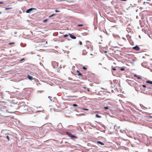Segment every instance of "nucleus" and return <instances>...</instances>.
<instances>
[{
	"instance_id": "obj_31",
	"label": "nucleus",
	"mask_w": 152,
	"mask_h": 152,
	"mask_svg": "<svg viewBox=\"0 0 152 152\" xmlns=\"http://www.w3.org/2000/svg\"><path fill=\"white\" fill-rule=\"evenodd\" d=\"M55 12H60V11H59L57 10H55Z\"/></svg>"
},
{
	"instance_id": "obj_17",
	"label": "nucleus",
	"mask_w": 152,
	"mask_h": 152,
	"mask_svg": "<svg viewBox=\"0 0 152 152\" xmlns=\"http://www.w3.org/2000/svg\"><path fill=\"white\" fill-rule=\"evenodd\" d=\"M83 26V24H78L77 25V26Z\"/></svg>"
},
{
	"instance_id": "obj_32",
	"label": "nucleus",
	"mask_w": 152,
	"mask_h": 152,
	"mask_svg": "<svg viewBox=\"0 0 152 152\" xmlns=\"http://www.w3.org/2000/svg\"><path fill=\"white\" fill-rule=\"evenodd\" d=\"M83 114H80L79 115H83Z\"/></svg>"
},
{
	"instance_id": "obj_13",
	"label": "nucleus",
	"mask_w": 152,
	"mask_h": 152,
	"mask_svg": "<svg viewBox=\"0 0 152 152\" xmlns=\"http://www.w3.org/2000/svg\"><path fill=\"white\" fill-rule=\"evenodd\" d=\"M12 9L11 7H9V8H5V10H11Z\"/></svg>"
},
{
	"instance_id": "obj_39",
	"label": "nucleus",
	"mask_w": 152,
	"mask_h": 152,
	"mask_svg": "<svg viewBox=\"0 0 152 152\" xmlns=\"http://www.w3.org/2000/svg\"><path fill=\"white\" fill-rule=\"evenodd\" d=\"M2 3L1 2H0V4H2Z\"/></svg>"
},
{
	"instance_id": "obj_19",
	"label": "nucleus",
	"mask_w": 152,
	"mask_h": 152,
	"mask_svg": "<svg viewBox=\"0 0 152 152\" xmlns=\"http://www.w3.org/2000/svg\"><path fill=\"white\" fill-rule=\"evenodd\" d=\"M104 108L106 110L108 109L109 108L108 107H104Z\"/></svg>"
},
{
	"instance_id": "obj_30",
	"label": "nucleus",
	"mask_w": 152,
	"mask_h": 152,
	"mask_svg": "<svg viewBox=\"0 0 152 152\" xmlns=\"http://www.w3.org/2000/svg\"><path fill=\"white\" fill-rule=\"evenodd\" d=\"M142 86H143L144 88H146V86H145V85H142Z\"/></svg>"
},
{
	"instance_id": "obj_7",
	"label": "nucleus",
	"mask_w": 152,
	"mask_h": 152,
	"mask_svg": "<svg viewBox=\"0 0 152 152\" xmlns=\"http://www.w3.org/2000/svg\"><path fill=\"white\" fill-rule=\"evenodd\" d=\"M27 77L29 80H31L33 79V77L30 75H28L27 76Z\"/></svg>"
},
{
	"instance_id": "obj_21",
	"label": "nucleus",
	"mask_w": 152,
	"mask_h": 152,
	"mask_svg": "<svg viewBox=\"0 0 152 152\" xmlns=\"http://www.w3.org/2000/svg\"><path fill=\"white\" fill-rule=\"evenodd\" d=\"M48 19H46L43 20V22H47L48 21Z\"/></svg>"
},
{
	"instance_id": "obj_11",
	"label": "nucleus",
	"mask_w": 152,
	"mask_h": 152,
	"mask_svg": "<svg viewBox=\"0 0 152 152\" xmlns=\"http://www.w3.org/2000/svg\"><path fill=\"white\" fill-rule=\"evenodd\" d=\"M146 83H150V84H152V81H150V80H148L146 82Z\"/></svg>"
},
{
	"instance_id": "obj_12",
	"label": "nucleus",
	"mask_w": 152,
	"mask_h": 152,
	"mask_svg": "<svg viewBox=\"0 0 152 152\" xmlns=\"http://www.w3.org/2000/svg\"><path fill=\"white\" fill-rule=\"evenodd\" d=\"M20 110H23L24 109H25V107H20Z\"/></svg>"
},
{
	"instance_id": "obj_34",
	"label": "nucleus",
	"mask_w": 152,
	"mask_h": 152,
	"mask_svg": "<svg viewBox=\"0 0 152 152\" xmlns=\"http://www.w3.org/2000/svg\"><path fill=\"white\" fill-rule=\"evenodd\" d=\"M145 2H143V4L144 5V4H145Z\"/></svg>"
},
{
	"instance_id": "obj_3",
	"label": "nucleus",
	"mask_w": 152,
	"mask_h": 152,
	"mask_svg": "<svg viewBox=\"0 0 152 152\" xmlns=\"http://www.w3.org/2000/svg\"><path fill=\"white\" fill-rule=\"evenodd\" d=\"M133 49L137 50H140V48L138 45H136L133 48Z\"/></svg>"
},
{
	"instance_id": "obj_26",
	"label": "nucleus",
	"mask_w": 152,
	"mask_h": 152,
	"mask_svg": "<svg viewBox=\"0 0 152 152\" xmlns=\"http://www.w3.org/2000/svg\"><path fill=\"white\" fill-rule=\"evenodd\" d=\"M79 43L80 45H82V42L81 41H80Z\"/></svg>"
},
{
	"instance_id": "obj_9",
	"label": "nucleus",
	"mask_w": 152,
	"mask_h": 152,
	"mask_svg": "<svg viewBox=\"0 0 152 152\" xmlns=\"http://www.w3.org/2000/svg\"><path fill=\"white\" fill-rule=\"evenodd\" d=\"M97 142L101 145H104V144L103 142L100 141H97Z\"/></svg>"
},
{
	"instance_id": "obj_6",
	"label": "nucleus",
	"mask_w": 152,
	"mask_h": 152,
	"mask_svg": "<svg viewBox=\"0 0 152 152\" xmlns=\"http://www.w3.org/2000/svg\"><path fill=\"white\" fill-rule=\"evenodd\" d=\"M134 76L135 77H137V78L139 79H141V76H138L136 75H134Z\"/></svg>"
},
{
	"instance_id": "obj_23",
	"label": "nucleus",
	"mask_w": 152,
	"mask_h": 152,
	"mask_svg": "<svg viewBox=\"0 0 152 152\" xmlns=\"http://www.w3.org/2000/svg\"><path fill=\"white\" fill-rule=\"evenodd\" d=\"M82 109L84 110H88V109H85V108H83Z\"/></svg>"
},
{
	"instance_id": "obj_28",
	"label": "nucleus",
	"mask_w": 152,
	"mask_h": 152,
	"mask_svg": "<svg viewBox=\"0 0 152 152\" xmlns=\"http://www.w3.org/2000/svg\"><path fill=\"white\" fill-rule=\"evenodd\" d=\"M112 69L113 70H116V69L114 68V67L112 68Z\"/></svg>"
},
{
	"instance_id": "obj_41",
	"label": "nucleus",
	"mask_w": 152,
	"mask_h": 152,
	"mask_svg": "<svg viewBox=\"0 0 152 152\" xmlns=\"http://www.w3.org/2000/svg\"><path fill=\"white\" fill-rule=\"evenodd\" d=\"M48 98H50V96H48Z\"/></svg>"
},
{
	"instance_id": "obj_36",
	"label": "nucleus",
	"mask_w": 152,
	"mask_h": 152,
	"mask_svg": "<svg viewBox=\"0 0 152 152\" xmlns=\"http://www.w3.org/2000/svg\"><path fill=\"white\" fill-rule=\"evenodd\" d=\"M147 92H146L145 93V94H147Z\"/></svg>"
},
{
	"instance_id": "obj_18",
	"label": "nucleus",
	"mask_w": 152,
	"mask_h": 152,
	"mask_svg": "<svg viewBox=\"0 0 152 152\" xmlns=\"http://www.w3.org/2000/svg\"><path fill=\"white\" fill-rule=\"evenodd\" d=\"M73 106L75 107L77 106V105L76 104H73Z\"/></svg>"
},
{
	"instance_id": "obj_35",
	"label": "nucleus",
	"mask_w": 152,
	"mask_h": 152,
	"mask_svg": "<svg viewBox=\"0 0 152 152\" xmlns=\"http://www.w3.org/2000/svg\"><path fill=\"white\" fill-rule=\"evenodd\" d=\"M77 73H80V72H79L78 70H77Z\"/></svg>"
},
{
	"instance_id": "obj_8",
	"label": "nucleus",
	"mask_w": 152,
	"mask_h": 152,
	"mask_svg": "<svg viewBox=\"0 0 152 152\" xmlns=\"http://www.w3.org/2000/svg\"><path fill=\"white\" fill-rule=\"evenodd\" d=\"M66 134L70 137H71L72 135V134H71L70 133L68 132H66Z\"/></svg>"
},
{
	"instance_id": "obj_24",
	"label": "nucleus",
	"mask_w": 152,
	"mask_h": 152,
	"mask_svg": "<svg viewBox=\"0 0 152 152\" xmlns=\"http://www.w3.org/2000/svg\"><path fill=\"white\" fill-rule=\"evenodd\" d=\"M54 15H55V14H53V15H51L50 16H49V18L51 17H52L53 16H54Z\"/></svg>"
},
{
	"instance_id": "obj_40",
	"label": "nucleus",
	"mask_w": 152,
	"mask_h": 152,
	"mask_svg": "<svg viewBox=\"0 0 152 152\" xmlns=\"http://www.w3.org/2000/svg\"><path fill=\"white\" fill-rule=\"evenodd\" d=\"M147 1H151V0H147Z\"/></svg>"
},
{
	"instance_id": "obj_25",
	"label": "nucleus",
	"mask_w": 152,
	"mask_h": 152,
	"mask_svg": "<svg viewBox=\"0 0 152 152\" xmlns=\"http://www.w3.org/2000/svg\"><path fill=\"white\" fill-rule=\"evenodd\" d=\"M120 70L121 71H124V68H121Z\"/></svg>"
},
{
	"instance_id": "obj_33",
	"label": "nucleus",
	"mask_w": 152,
	"mask_h": 152,
	"mask_svg": "<svg viewBox=\"0 0 152 152\" xmlns=\"http://www.w3.org/2000/svg\"><path fill=\"white\" fill-rule=\"evenodd\" d=\"M41 112V110H40V111H37V112Z\"/></svg>"
},
{
	"instance_id": "obj_10",
	"label": "nucleus",
	"mask_w": 152,
	"mask_h": 152,
	"mask_svg": "<svg viewBox=\"0 0 152 152\" xmlns=\"http://www.w3.org/2000/svg\"><path fill=\"white\" fill-rule=\"evenodd\" d=\"M141 65L143 67H145L146 66L145 63V62L142 63L141 64Z\"/></svg>"
},
{
	"instance_id": "obj_22",
	"label": "nucleus",
	"mask_w": 152,
	"mask_h": 152,
	"mask_svg": "<svg viewBox=\"0 0 152 152\" xmlns=\"http://www.w3.org/2000/svg\"><path fill=\"white\" fill-rule=\"evenodd\" d=\"M68 36V35L67 34H66L64 35V37H66Z\"/></svg>"
},
{
	"instance_id": "obj_16",
	"label": "nucleus",
	"mask_w": 152,
	"mask_h": 152,
	"mask_svg": "<svg viewBox=\"0 0 152 152\" xmlns=\"http://www.w3.org/2000/svg\"><path fill=\"white\" fill-rule=\"evenodd\" d=\"M78 75L79 76H81V77H82V74L80 73H79L78 74Z\"/></svg>"
},
{
	"instance_id": "obj_37",
	"label": "nucleus",
	"mask_w": 152,
	"mask_h": 152,
	"mask_svg": "<svg viewBox=\"0 0 152 152\" xmlns=\"http://www.w3.org/2000/svg\"><path fill=\"white\" fill-rule=\"evenodd\" d=\"M146 3H148V4H149V2H146Z\"/></svg>"
},
{
	"instance_id": "obj_5",
	"label": "nucleus",
	"mask_w": 152,
	"mask_h": 152,
	"mask_svg": "<svg viewBox=\"0 0 152 152\" xmlns=\"http://www.w3.org/2000/svg\"><path fill=\"white\" fill-rule=\"evenodd\" d=\"M72 139L75 140V139L77 138V137L76 136L72 135L70 137Z\"/></svg>"
},
{
	"instance_id": "obj_27",
	"label": "nucleus",
	"mask_w": 152,
	"mask_h": 152,
	"mask_svg": "<svg viewBox=\"0 0 152 152\" xmlns=\"http://www.w3.org/2000/svg\"><path fill=\"white\" fill-rule=\"evenodd\" d=\"M83 69L85 70L86 69V68L84 66L83 67Z\"/></svg>"
},
{
	"instance_id": "obj_38",
	"label": "nucleus",
	"mask_w": 152,
	"mask_h": 152,
	"mask_svg": "<svg viewBox=\"0 0 152 152\" xmlns=\"http://www.w3.org/2000/svg\"><path fill=\"white\" fill-rule=\"evenodd\" d=\"M149 117L151 118H152V116H150Z\"/></svg>"
},
{
	"instance_id": "obj_29",
	"label": "nucleus",
	"mask_w": 152,
	"mask_h": 152,
	"mask_svg": "<svg viewBox=\"0 0 152 152\" xmlns=\"http://www.w3.org/2000/svg\"><path fill=\"white\" fill-rule=\"evenodd\" d=\"M24 60V58H23V59H21V60H20V61H23V60Z\"/></svg>"
},
{
	"instance_id": "obj_44",
	"label": "nucleus",
	"mask_w": 152,
	"mask_h": 152,
	"mask_svg": "<svg viewBox=\"0 0 152 152\" xmlns=\"http://www.w3.org/2000/svg\"><path fill=\"white\" fill-rule=\"evenodd\" d=\"M105 53H107L106 51H105Z\"/></svg>"
},
{
	"instance_id": "obj_42",
	"label": "nucleus",
	"mask_w": 152,
	"mask_h": 152,
	"mask_svg": "<svg viewBox=\"0 0 152 152\" xmlns=\"http://www.w3.org/2000/svg\"><path fill=\"white\" fill-rule=\"evenodd\" d=\"M1 13V12H0V14Z\"/></svg>"
},
{
	"instance_id": "obj_15",
	"label": "nucleus",
	"mask_w": 152,
	"mask_h": 152,
	"mask_svg": "<svg viewBox=\"0 0 152 152\" xmlns=\"http://www.w3.org/2000/svg\"><path fill=\"white\" fill-rule=\"evenodd\" d=\"M86 53H87V52H86L85 51H83L82 53V54L83 55H85L86 54Z\"/></svg>"
},
{
	"instance_id": "obj_2",
	"label": "nucleus",
	"mask_w": 152,
	"mask_h": 152,
	"mask_svg": "<svg viewBox=\"0 0 152 152\" xmlns=\"http://www.w3.org/2000/svg\"><path fill=\"white\" fill-rule=\"evenodd\" d=\"M36 10V9L35 8H30V9H29L28 10H27L26 12L27 13H30V12L32 10Z\"/></svg>"
},
{
	"instance_id": "obj_1",
	"label": "nucleus",
	"mask_w": 152,
	"mask_h": 152,
	"mask_svg": "<svg viewBox=\"0 0 152 152\" xmlns=\"http://www.w3.org/2000/svg\"><path fill=\"white\" fill-rule=\"evenodd\" d=\"M52 64L54 68H56L58 65V63L55 61L52 62Z\"/></svg>"
},
{
	"instance_id": "obj_43",
	"label": "nucleus",
	"mask_w": 152,
	"mask_h": 152,
	"mask_svg": "<svg viewBox=\"0 0 152 152\" xmlns=\"http://www.w3.org/2000/svg\"><path fill=\"white\" fill-rule=\"evenodd\" d=\"M80 78L81 79H82V78H81H81H80Z\"/></svg>"
},
{
	"instance_id": "obj_20",
	"label": "nucleus",
	"mask_w": 152,
	"mask_h": 152,
	"mask_svg": "<svg viewBox=\"0 0 152 152\" xmlns=\"http://www.w3.org/2000/svg\"><path fill=\"white\" fill-rule=\"evenodd\" d=\"M6 138L7 139V140H8V141H9L10 140V138L8 136H7Z\"/></svg>"
},
{
	"instance_id": "obj_14",
	"label": "nucleus",
	"mask_w": 152,
	"mask_h": 152,
	"mask_svg": "<svg viewBox=\"0 0 152 152\" xmlns=\"http://www.w3.org/2000/svg\"><path fill=\"white\" fill-rule=\"evenodd\" d=\"M96 117L98 118H101V116L98 115V114H96Z\"/></svg>"
},
{
	"instance_id": "obj_4",
	"label": "nucleus",
	"mask_w": 152,
	"mask_h": 152,
	"mask_svg": "<svg viewBox=\"0 0 152 152\" xmlns=\"http://www.w3.org/2000/svg\"><path fill=\"white\" fill-rule=\"evenodd\" d=\"M69 35L70 37L72 39H75L76 38V37H75L72 35L71 34H69Z\"/></svg>"
}]
</instances>
